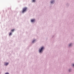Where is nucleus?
Masks as SVG:
<instances>
[{
  "label": "nucleus",
  "instance_id": "f257e3e1",
  "mask_svg": "<svg viewBox=\"0 0 74 74\" xmlns=\"http://www.w3.org/2000/svg\"><path fill=\"white\" fill-rule=\"evenodd\" d=\"M27 10V8H23V11H22V12L23 13L24 12H25L26 11V10Z\"/></svg>",
  "mask_w": 74,
  "mask_h": 74
},
{
  "label": "nucleus",
  "instance_id": "f03ea898",
  "mask_svg": "<svg viewBox=\"0 0 74 74\" xmlns=\"http://www.w3.org/2000/svg\"><path fill=\"white\" fill-rule=\"evenodd\" d=\"M44 49V47H42L40 49H39V52L40 53H41V52L42 51V49Z\"/></svg>",
  "mask_w": 74,
  "mask_h": 74
},
{
  "label": "nucleus",
  "instance_id": "7ed1b4c3",
  "mask_svg": "<svg viewBox=\"0 0 74 74\" xmlns=\"http://www.w3.org/2000/svg\"><path fill=\"white\" fill-rule=\"evenodd\" d=\"M35 21V20L34 19H32L31 20L32 22H33Z\"/></svg>",
  "mask_w": 74,
  "mask_h": 74
},
{
  "label": "nucleus",
  "instance_id": "20e7f679",
  "mask_svg": "<svg viewBox=\"0 0 74 74\" xmlns=\"http://www.w3.org/2000/svg\"><path fill=\"white\" fill-rule=\"evenodd\" d=\"M8 64H9L8 63H5V66H7Z\"/></svg>",
  "mask_w": 74,
  "mask_h": 74
},
{
  "label": "nucleus",
  "instance_id": "39448f33",
  "mask_svg": "<svg viewBox=\"0 0 74 74\" xmlns=\"http://www.w3.org/2000/svg\"><path fill=\"white\" fill-rule=\"evenodd\" d=\"M11 34H12V33H10L9 36H11Z\"/></svg>",
  "mask_w": 74,
  "mask_h": 74
},
{
  "label": "nucleus",
  "instance_id": "423d86ee",
  "mask_svg": "<svg viewBox=\"0 0 74 74\" xmlns=\"http://www.w3.org/2000/svg\"><path fill=\"white\" fill-rule=\"evenodd\" d=\"M14 29H13L11 30V32H14Z\"/></svg>",
  "mask_w": 74,
  "mask_h": 74
},
{
  "label": "nucleus",
  "instance_id": "0eeeda50",
  "mask_svg": "<svg viewBox=\"0 0 74 74\" xmlns=\"http://www.w3.org/2000/svg\"><path fill=\"white\" fill-rule=\"evenodd\" d=\"M35 40H34L33 41H32V43H33L34 41H35Z\"/></svg>",
  "mask_w": 74,
  "mask_h": 74
},
{
  "label": "nucleus",
  "instance_id": "6e6552de",
  "mask_svg": "<svg viewBox=\"0 0 74 74\" xmlns=\"http://www.w3.org/2000/svg\"><path fill=\"white\" fill-rule=\"evenodd\" d=\"M35 1H36L35 0H33L32 2H35Z\"/></svg>",
  "mask_w": 74,
  "mask_h": 74
},
{
  "label": "nucleus",
  "instance_id": "1a4fd4ad",
  "mask_svg": "<svg viewBox=\"0 0 74 74\" xmlns=\"http://www.w3.org/2000/svg\"><path fill=\"white\" fill-rule=\"evenodd\" d=\"M54 1H51V3H53Z\"/></svg>",
  "mask_w": 74,
  "mask_h": 74
},
{
  "label": "nucleus",
  "instance_id": "9d476101",
  "mask_svg": "<svg viewBox=\"0 0 74 74\" xmlns=\"http://www.w3.org/2000/svg\"><path fill=\"white\" fill-rule=\"evenodd\" d=\"M69 45V46H71V44H70Z\"/></svg>",
  "mask_w": 74,
  "mask_h": 74
},
{
  "label": "nucleus",
  "instance_id": "9b49d317",
  "mask_svg": "<svg viewBox=\"0 0 74 74\" xmlns=\"http://www.w3.org/2000/svg\"><path fill=\"white\" fill-rule=\"evenodd\" d=\"M5 74H9V73H5Z\"/></svg>",
  "mask_w": 74,
  "mask_h": 74
},
{
  "label": "nucleus",
  "instance_id": "f8f14e48",
  "mask_svg": "<svg viewBox=\"0 0 74 74\" xmlns=\"http://www.w3.org/2000/svg\"><path fill=\"white\" fill-rule=\"evenodd\" d=\"M73 66H74V64H73Z\"/></svg>",
  "mask_w": 74,
  "mask_h": 74
}]
</instances>
